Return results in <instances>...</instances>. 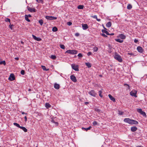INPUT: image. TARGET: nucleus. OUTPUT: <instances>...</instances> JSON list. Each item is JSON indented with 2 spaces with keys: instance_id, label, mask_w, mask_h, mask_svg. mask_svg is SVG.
Wrapping results in <instances>:
<instances>
[{
  "instance_id": "f257e3e1",
  "label": "nucleus",
  "mask_w": 147,
  "mask_h": 147,
  "mask_svg": "<svg viewBox=\"0 0 147 147\" xmlns=\"http://www.w3.org/2000/svg\"><path fill=\"white\" fill-rule=\"evenodd\" d=\"M114 57L115 59L118 60L119 62L122 61V59L120 56L117 54H115Z\"/></svg>"
},
{
  "instance_id": "f03ea898",
  "label": "nucleus",
  "mask_w": 147,
  "mask_h": 147,
  "mask_svg": "<svg viewBox=\"0 0 147 147\" xmlns=\"http://www.w3.org/2000/svg\"><path fill=\"white\" fill-rule=\"evenodd\" d=\"M78 53V51H77L76 50H69L65 52L66 53H67L69 54H77Z\"/></svg>"
},
{
  "instance_id": "7ed1b4c3",
  "label": "nucleus",
  "mask_w": 147,
  "mask_h": 147,
  "mask_svg": "<svg viewBox=\"0 0 147 147\" xmlns=\"http://www.w3.org/2000/svg\"><path fill=\"white\" fill-rule=\"evenodd\" d=\"M137 111L142 115L143 116L146 117V113L142 111L141 109H137Z\"/></svg>"
},
{
  "instance_id": "20e7f679",
  "label": "nucleus",
  "mask_w": 147,
  "mask_h": 147,
  "mask_svg": "<svg viewBox=\"0 0 147 147\" xmlns=\"http://www.w3.org/2000/svg\"><path fill=\"white\" fill-rule=\"evenodd\" d=\"M88 93L90 95L94 97H96V96L97 95V94L95 92V91L93 90L88 92Z\"/></svg>"
},
{
  "instance_id": "39448f33",
  "label": "nucleus",
  "mask_w": 147,
  "mask_h": 147,
  "mask_svg": "<svg viewBox=\"0 0 147 147\" xmlns=\"http://www.w3.org/2000/svg\"><path fill=\"white\" fill-rule=\"evenodd\" d=\"M27 9L28 10L31 12H35L36 11V10L34 8H33L29 6L27 7Z\"/></svg>"
},
{
  "instance_id": "423d86ee",
  "label": "nucleus",
  "mask_w": 147,
  "mask_h": 147,
  "mask_svg": "<svg viewBox=\"0 0 147 147\" xmlns=\"http://www.w3.org/2000/svg\"><path fill=\"white\" fill-rule=\"evenodd\" d=\"M45 18L47 19L50 20H56L57 19V17L50 16H45Z\"/></svg>"
},
{
  "instance_id": "0eeeda50",
  "label": "nucleus",
  "mask_w": 147,
  "mask_h": 147,
  "mask_svg": "<svg viewBox=\"0 0 147 147\" xmlns=\"http://www.w3.org/2000/svg\"><path fill=\"white\" fill-rule=\"evenodd\" d=\"M137 92L136 90H132L130 92V95L131 96L136 97L137 96H136Z\"/></svg>"
},
{
  "instance_id": "6e6552de",
  "label": "nucleus",
  "mask_w": 147,
  "mask_h": 147,
  "mask_svg": "<svg viewBox=\"0 0 147 147\" xmlns=\"http://www.w3.org/2000/svg\"><path fill=\"white\" fill-rule=\"evenodd\" d=\"M72 68L76 71H78V67L77 65H75V64H73L71 65Z\"/></svg>"
},
{
  "instance_id": "1a4fd4ad",
  "label": "nucleus",
  "mask_w": 147,
  "mask_h": 147,
  "mask_svg": "<svg viewBox=\"0 0 147 147\" xmlns=\"http://www.w3.org/2000/svg\"><path fill=\"white\" fill-rule=\"evenodd\" d=\"M8 79L11 81H13L15 79V76L13 74H11L8 78Z\"/></svg>"
},
{
  "instance_id": "9d476101",
  "label": "nucleus",
  "mask_w": 147,
  "mask_h": 147,
  "mask_svg": "<svg viewBox=\"0 0 147 147\" xmlns=\"http://www.w3.org/2000/svg\"><path fill=\"white\" fill-rule=\"evenodd\" d=\"M132 119L129 118H125L124 120V121L125 122L128 123L129 124H131Z\"/></svg>"
},
{
  "instance_id": "9b49d317",
  "label": "nucleus",
  "mask_w": 147,
  "mask_h": 147,
  "mask_svg": "<svg viewBox=\"0 0 147 147\" xmlns=\"http://www.w3.org/2000/svg\"><path fill=\"white\" fill-rule=\"evenodd\" d=\"M137 49L138 52L140 53H142L144 51V50L140 46H138L137 47Z\"/></svg>"
},
{
  "instance_id": "f8f14e48",
  "label": "nucleus",
  "mask_w": 147,
  "mask_h": 147,
  "mask_svg": "<svg viewBox=\"0 0 147 147\" xmlns=\"http://www.w3.org/2000/svg\"><path fill=\"white\" fill-rule=\"evenodd\" d=\"M70 79L72 81L74 82H76L77 81V80L76 77L74 75H71L70 76Z\"/></svg>"
},
{
  "instance_id": "ddd939ff",
  "label": "nucleus",
  "mask_w": 147,
  "mask_h": 147,
  "mask_svg": "<svg viewBox=\"0 0 147 147\" xmlns=\"http://www.w3.org/2000/svg\"><path fill=\"white\" fill-rule=\"evenodd\" d=\"M32 36L34 39L37 41H40L41 40V39L39 37H37L36 36L34 35L33 34L32 35Z\"/></svg>"
},
{
  "instance_id": "4468645a",
  "label": "nucleus",
  "mask_w": 147,
  "mask_h": 147,
  "mask_svg": "<svg viewBox=\"0 0 147 147\" xmlns=\"http://www.w3.org/2000/svg\"><path fill=\"white\" fill-rule=\"evenodd\" d=\"M82 26L83 29L84 30H85L88 28V25L86 24H82Z\"/></svg>"
},
{
  "instance_id": "2eb2a0df",
  "label": "nucleus",
  "mask_w": 147,
  "mask_h": 147,
  "mask_svg": "<svg viewBox=\"0 0 147 147\" xmlns=\"http://www.w3.org/2000/svg\"><path fill=\"white\" fill-rule=\"evenodd\" d=\"M54 87L56 89H59L60 87V86L59 84L56 83L54 84Z\"/></svg>"
},
{
  "instance_id": "dca6fc26",
  "label": "nucleus",
  "mask_w": 147,
  "mask_h": 147,
  "mask_svg": "<svg viewBox=\"0 0 147 147\" xmlns=\"http://www.w3.org/2000/svg\"><path fill=\"white\" fill-rule=\"evenodd\" d=\"M110 99L112 101H113L114 102H115V98L113 97L111 95L109 94L108 95Z\"/></svg>"
},
{
  "instance_id": "f3484780",
  "label": "nucleus",
  "mask_w": 147,
  "mask_h": 147,
  "mask_svg": "<svg viewBox=\"0 0 147 147\" xmlns=\"http://www.w3.org/2000/svg\"><path fill=\"white\" fill-rule=\"evenodd\" d=\"M132 122L131 124L137 125L138 124V122L132 119Z\"/></svg>"
},
{
  "instance_id": "a211bd4d",
  "label": "nucleus",
  "mask_w": 147,
  "mask_h": 147,
  "mask_svg": "<svg viewBox=\"0 0 147 147\" xmlns=\"http://www.w3.org/2000/svg\"><path fill=\"white\" fill-rule=\"evenodd\" d=\"M131 129L132 131L134 132L137 129V128L136 127L134 126L131 127Z\"/></svg>"
},
{
  "instance_id": "6ab92c4d",
  "label": "nucleus",
  "mask_w": 147,
  "mask_h": 147,
  "mask_svg": "<svg viewBox=\"0 0 147 147\" xmlns=\"http://www.w3.org/2000/svg\"><path fill=\"white\" fill-rule=\"evenodd\" d=\"M85 65L86 66L89 68H90L91 67L92 65L90 63H85Z\"/></svg>"
},
{
  "instance_id": "aec40b11",
  "label": "nucleus",
  "mask_w": 147,
  "mask_h": 147,
  "mask_svg": "<svg viewBox=\"0 0 147 147\" xmlns=\"http://www.w3.org/2000/svg\"><path fill=\"white\" fill-rule=\"evenodd\" d=\"M112 23L110 22H109L106 24V26L108 27H110L111 26Z\"/></svg>"
},
{
  "instance_id": "412c9836",
  "label": "nucleus",
  "mask_w": 147,
  "mask_h": 147,
  "mask_svg": "<svg viewBox=\"0 0 147 147\" xmlns=\"http://www.w3.org/2000/svg\"><path fill=\"white\" fill-rule=\"evenodd\" d=\"M20 128L23 130L25 132H26L27 131V129L24 127L21 126Z\"/></svg>"
},
{
  "instance_id": "4be33fe9",
  "label": "nucleus",
  "mask_w": 147,
  "mask_h": 147,
  "mask_svg": "<svg viewBox=\"0 0 147 147\" xmlns=\"http://www.w3.org/2000/svg\"><path fill=\"white\" fill-rule=\"evenodd\" d=\"M45 107L47 108L48 109L51 107V105L49 103H47L45 104Z\"/></svg>"
},
{
  "instance_id": "5701e85b",
  "label": "nucleus",
  "mask_w": 147,
  "mask_h": 147,
  "mask_svg": "<svg viewBox=\"0 0 147 147\" xmlns=\"http://www.w3.org/2000/svg\"><path fill=\"white\" fill-rule=\"evenodd\" d=\"M28 16L27 15H25V20L27 21L28 22H30V20L28 19Z\"/></svg>"
},
{
  "instance_id": "b1692460",
  "label": "nucleus",
  "mask_w": 147,
  "mask_h": 147,
  "mask_svg": "<svg viewBox=\"0 0 147 147\" xmlns=\"http://www.w3.org/2000/svg\"><path fill=\"white\" fill-rule=\"evenodd\" d=\"M102 32L103 33H104L106 34L107 35H109V33L107 31V30H102Z\"/></svg>"
},
{
  "instance_id": "393cba45",
  "label": "nucleus",
  "mask_w": 147,
  "mask_h": 147,
  "mask_svg": "<svg viewBox=\"0 0 147 147\" xmlns=\"http://www.w3.org/2000/svg\"><path fill=\"white\" fill-rule=\"evenodd\" d=\"M115 40L117 42L122 43L123 42V40L120 39H115Z\"/></svg>"
},
{
  "instance_id": "a878e982",
  "label": "nucleus",
  "mask_w": 147,
  "mask_h": 147,
  "mask_svg": "<svg viewBox=\"0 0 147 147\" xmlns=\"http://www.w3.org/2000/svg\"><path fill=\"white\" fill-rule=\"evenodd\" d=\"M120 37L121 39H125V38H126L125 36L123 34H121L120 35Z\"/></svg>"
},
{
  "instance_id": "bb28decb",
  "label": "nucleus",
  "mask_w": 147,
  "mask_h": 147,
  "mask_svg": "<svg viewBox=\"0 0 147 147\" xmlns=\"http://www.w3.org/2000/svg\"><path fill=\"white\" fill-rule=\"evenodd\" d=\"M41 67H42V69L44 70H45L46 71H48L49 70V69H46V67L45 66L42 65L41 66Z\"/></svg>"
},
{
  "instance_id": "cd10ccee",
  "label": "nucleus",
  "mask_w": 147,
  "mask_h": 147,
  "mask_svg": "<svg viewBox=\"0 0 147 147\" xmlns=\"http://www.w3.org/2000/svg\"><path fill=\"white\" fill-rule=\"evenodd\" d=\"M84 6L83 5H80L78 6V8L80 9H83Z\"/></svg>"
},
{
  "instance_id": "c85d7f7f",
  "label": "nucleus",
  "mask_w": 147,
  "mask_h": 147,
  "mask_svg": "<svg viewBox=\"0 0 147 147\" xmlns=\"http://www.w3.org/2000/svg\"><path fill=\"white\" fill-rule=\"evenodd\" d=\"M57 30H58L57 28L55 27H53L52 28V31L53 32H55L57 31Z\"/></svg>"
},
{
  "instance_id": "c756f323",
  "label": "nucleus",
  "mask_w": 147,
  "mask_h": 147,
  "mask_svg": "<svg viewBox=\"0 0 147 147\" xmlns=\"http://www.w3.org/2000/svg\"><path fill=\"white\" fill-rule=\"evenodd\" d=\"M132 5L130 4H129L127 7V8L128 9H131L132 8Z\"/></svg>"
},
{
  "instance_id": "7c9ffc66",
  "label": "nucleus",
  "mask_w": 147,
  "mask_h": 147,
  "mask_svg": "<svg viewBox=\"0 0 147 147\" xmlns=\"http://www.w3.org/2000/svg\"><path fill=\"white\" fill-rule=\"evenodd\" d=\"M13 125H14L16 126H17V127H19V128H20V127H21V126H20V125H19L18 124V123H13Z\"/></svg>"
},
{
  "instance_id": "2f4dec72",
  "label": "nucleus",
  "mask_w": 147,
  "mask_h": 147,
  "mask_svg": "<svg viewBox=\"0 0 147 147\" xmlns=\"http://www.w3.org/2000/svg\"><path fill=\"white\" fill-rule=\"evenodd\" d=\"M51 58L53 59H55L56 58V56L55 55H51L50 57Z\"/></svg>"
},
{
  "instance_id": "473e14b6",
  "label": "nucleus",
  "mask_w": 147,
  "mask_h": 147,
  "mask_svg": "<svg viewBox=\"0 0 147 147\" xmlns=\"http://www.w3.org/2000/svg\"><path fill=\"white\" fill-rule=\"evenodd\" d=\"M3 64L4 65H6V62L5 61H0V64Z\"/></svg>"
},
{
  "instance_id": "72a5a7b5",
  "label": "nucleus",
  "mask_w": 147,
  "mask_h": 147,
  "mask_svg": "<svg viewBox=\"0 0 147 147\" xmlns=\"http://www.w3.org/2000/svg\"><path fill=\"white\" fill-rule=\"evenodd\" d=\"M91 128V126H90L89 127L87 128H84V127H82V129H85L86 131H87L88 130L90 129Z\"/></svg>"
},
{
  "instance_id": "f704fd0d",
  "label": "nucleus",
  "mask_w": 147,
  "mask_h": 147,
  "mask_svg": "<svg viewBox=\"0 0 147 147\" xmlns=\"http://www.w3.org/2000/svg\"><path fill=\"white\" fill-rule=\"evenodd\" d=\"M102 93V91L101 90H100L98 91L99 95L101 97H102L103 96L101 94Z\"/></svg>"
},
{
  "instance_id": "c9c22d12",
  "label": "nucleus",
  "mask_w": 147,
  "mask_h": 147,
  "mask_svg": "<svg viewBox=\"0 0 147 147\" xmlns=\"http://www.w3.org/2000/svg\"><path fill=\"white\" fill-rule=\"evenodd\" d=\"M39 23L42 26L43 24V20H40L38 21Z\"/></svg>"
},
{
  "instance_id": "e433bc0d",
  "label": "nucleus",
  "mask_w": 147,
  "mask_h": 147,
  "mask_svg": "<svg viewBox=\"0 0 147 147\" xmlns=\"http://www.w3.org/2000/svg\"><path fill=\"white\" fill-rule=\"evenodd\" d=\"M60 46L61 48L62 49H64L65 48L64 45H60Z\"/></svg>"
},
{
  "instance_id": "4c0bfd02",
  "label": "nucleus",
  "mask_w": 147,
  "mask_h": 147,
  "mask_svg": "<svg viewBox=\"0 0 147 147\" xmlns=\"http://www.w3.org/2000/svg\"><path fill=\"white\" fill-rule=\"evenodd\" d=\"M94 109V110L96 112H97L98 113L100 112V110L97 108H95Z\"/></svg>"
},
{
  "instance_id": "58836bf2",
  "label": "nucleus",
  "mask_w": 147,
  "mask_h": 147,
  "mask_svg": "<svg viewBox=\"0 0 147 147\" xmlns=\"http://www.w3.org/2000/svg\"><path fill=\"white\" fill-rule=\"evenodd\" d=\"M98 50V48L97 47H95L93 48V51L94 52H96Z\"/></svg>"
},
{
  "instance_id": "ea45409f",
  "label": "nucleus",
  "mask_w": 147,
  "mask_h": 147,
  "mask_svg": "<svg viewBox=\"0 0 147 147\" xmlns=\"http://www.w3.org/2000/svg\"><path fill=\"white\" fill-rule=\"evenodd\" d=\"M51 122H52V123H55V124L57 125H58V123L57 122H55V121L53 119H52L51 120Z\"/></svg>"
},
{
  "instance_id": "a19ab883",
  "label": "nucleus",
  "mask_w": 147,
  "mask_h": 147,
  "mask_svg": "<svg viewBox=\"0 0 147 147\" xmlns=\"http://www.w3.org/2000/svg\"><path fill=\"white\" fill-rule=\"evenodd\" d=\"M124 113V112H122L120 111H119V114L120 115H122Z\"/></svg>"
},
{
  "instance_id": "79ce46f5",
  "label": "nucleus",
  "mask_w": 147,
  "mask_h": 147,
  "mask_svg": "<svg viewBox=\"0 0 147 147\" xmlns=\"http://www.w3.org/2000/svg\"><path fill=\"white\" fill-rule=\"evenodd\" d=\"M5 21L6 22H9L10 23V20L8 18H6L5 20Z\"/></svg>"
},
{
  "instance_id": "37998d69",
  "label": "nucleus",
  "mask_w": 147,
  "mask_h": 147,
  "mask_svg": "<svg viewBox=\"0 0 147 147\" xmlns=\"http://www.w3.org/2000/svg\"><path fill=\"white\" fill-rule=\"evenodd\" d=\"M36 1L38 3H43V1L42 0H36Z\"/></svg>"
},
{
  "instance_id": "c03bdc74",
  "label": "nucleus",
  "mask_w": 147,
  "mask_h": 147,
  "mask_svg": "<svg viewBox=\"0 0 147 147\" xmlns=\"http://www.w3.org/2000/svg\"><path fill=\"white\" fill-rule=\"evenodd\" d=\"M97 124V122L96 121H94L93 123V125L95 126Z\"/></svg>"
},
{
  "instance_id": "a18cd8bd",
  "label": "nucleus",
  "mask_w": 147,
  "mask_h": 147,
  "mask_svg": "<svg viewBox=\"0 0 147 147\" xmlns=\"http://www.w3.org/2000/svg\"><path fill=\"white\" fill-rule=\"evenodd\" d=\"M14 25L13 24L11 25V23H10V25H9V27L10 28L11 30H12L13 28H12V27Z\"/></svg>"
},
{
  "instance_id": "49530a36",
  "label": "nucleus",
  "mask_w": 147,
  "mask_h": 147,
  "mask_svg": "<svg viewBox=\"0 0 147 147\" xmlns=\"http://www.w3.org/2000/svg\"><path fill=\"white\" fill-rule=\"evenodd\" d=\"M21 74L22 75H24V74H25V71H24V70H22L21 71Z\"/></svg>"
},
{
  "instance_id": "de8ad7c7",
  "label": "nucleus",
  "mask_w": 147,
  "mask_h": 147,
  "mask_svg": "<svg viewBox=\"0 0 147 147\" xmlns=\"http://www.w3.org/2000/svg\"><path fill=\"white\" fill-rule=\"evenodd\" d=\"M78 56L80 57H83L81 53H79L78 55Z\"/></svg>"
},
{
  "instance_id": "09e8293b",
  "label": "nucleus",
  "mask_w": 147,
  "mask_h": 147,
  "mask_svg": "<svg viewBox=\"0 0 147 147\" xmlns=\"http://www.w3.org/2000/svg\"><path fill=\"white\" fill-rule=\"evenodd\" d=\"M67 24L68 25L70 26L72 24V23L71 22H67Z\"/></svg>"
},
{
  "instance_id": "8fccbe9b",
  "label": "nucleus",
  "mask_w": 147,
  "mask_h": 147,
  "mask_svg": "<svg viewBox=\"0 0 147 147\" xmlns=\"http://www.w3.org/2000/svg\"><path fill=\"white\" fill-rule=\"evenodd\" d=\"M92 54V53L91 52H89L87 53V55L88 56H89Z\"/></svg>"
},
{
  "instance_id": "3c124183",
  "label": "nucleus",
  "mask_w": 147,
  "mask_h": 147,
  "mask_svg": "<svg viewBox=\"0 0 147 147\" xmlns=\"http://www.w3.org/2000/svg\"><path fill=\"white\" fill-rule=\"evenodd\" d=\"M101 35L105 38L107 37V36L104 33L102 34H101Z\"/></svg>"
},
{
  "instance_id": "603ef678",
  "label": "nucleus",
  "mask_w": 147,
  "mask_h": 147,
  "mask_svg": "<svg viewBox=\"0 0 147 147\" xmlns=\"http://www.w3.org/2000/svg\"><path fill=\"white\" fill-rule=\"evenodd\" d=\"M127 55H133L134 54L133 53H127Z\"/></svg>"
},
{
  "instance_id": "864d4df0",
  "label": "nucleus",
  "mask_w": 147,
  "mask_h": 147,
  "mask_svg": "<svg viewBox=\"0 0 147 147\" xmlns=\"http://www.w3.org/2000/svg\"><path fill=\"white\" fill-rule=\"evenodd\" d=\"M75 35L76 36H78L80 35V34L78 33H75Z\"/></svg>"
},
{
  "instance_id": "5fc2aeb1",
  "label": "nucleus",
  "mask_w": 147,
  "mask_h": 147,
  "mask_svg": "<svg viewBox=\"0 0 147 147\" xmlns=\"http://www.w3.org/2000/svg\"><path fill=\"white\" fill-rule=\"evenodd\" d=\"M92 17H93V18L96 19H97V16L96 15H95L94 16H92Z\"/></svg>"
},
{
  "instance_id": "6e6d98bb",
  "label": "nucleus",
  "mask_w": 147,
  "mask_h": 147,
  "mask_svg": "<svg viewBox=\"0 0 147 147\" xmlns=\"http://www.w3.org/2000/svg\"><path fill=\"white\" fill-rule=\"evenodd\" d=\"M138 42V40L136 39H135L134 40V42L135 43H137Z\"/></svg>"
},
{
  "instance_id": "4d7b16f0",
  "label": "nucleus",
  "mask_w": 147,
  "mask_h": 147,
  "mask_svg": "<svg viewBox=\"0 0 147 147\" xmlns=\"http://www.w3.org/2000/svg\"><path fill=\"white\" fill-rule=\"evenodd\" d=\"M24 118L25 121H26H26H27V118L26 116H25Z\"/></svg>"
},
{
  "instance_id": "13d9d810",
  "label": "nucleus",
  "mask_w": 147,
  "mask_h": 147,
  "mask_svg": "<svg viewBox=\"0 0 147 147\" xmlns=\"http://www.w3.org/2000/svg\"><path fill=\"white\" fill-rule=\"evenodd\" d=\"M124 86H125V85L127 86L128 87V89H129L130 87H129V86L128 84H124Z\"/></svg>"
},
{
  "instance_id": "bf43d9fd",
  "label": "nucleus",
  "mask_w": 147,
  "mask_h": 147,
  "mask_svg": "<svg viewBox=\"0 0 147 147\" xmlns=\"http://www.w3.org/2000/svg\"><path fill=\"white\" fill-rule=\"evenodd\" d=\"M89 102H85L84 104L85 105H87L88 104H89Z\"/></svg>"
},
{
  "instance_id": "052dcab7",
  "label": "nucleus",
  "mask_w": 147,
  "mask_h": 147,
  "mask_svg": "<svg viewBox=\"0 0 147 147\" xmlns=\"http://www.w3.org/2000/svg\"><path fill=\"white\" fill-rule=\"evenodd\" d=\"M96 19V20L98 22H99L100 21V19H98L97 18V19Z\"/></svg>"
},
{
  "instance_id": "680f3d73",
  "label": "nucleus",
  "mask_w": 147,
  "mask_h": 147,
  "mask_svg": "<svg viewBox=\"0 0 147 147\" xmlns=\"http://www.w3.org/2000/svg\"><path fill=\"white\" fill-rule=\"evenodd\" d=\"M27 16L28 17H31L32 16L30 14H28V15H27Z\"/></svg>"
},
{
  "instance_id": "e2e57ef3",
  "label": "nucleus",
  "mask_w": 147,
  "mask_h": 147,
  "mask_svg": "<svg viewBox=\"0 0 147 147\" xmlns=\"http://www.w3.org/2000/svg\"><path fill=\"white\" fill-rule=\"evenodd\" d=\"M109 35H114V33H111V34L109 33Z\"/></svg>"
},
{
  "instance_id": "0e129e2a",
  "label": "nucleus",
  "mask_w": 147,
  "mask_h": 147,
  "mask_svg": "<svg viewBox=\"0 0 147 147\" xmlns=\"http://www.w3.org/2000/svg\"><path fill=\"white\" fill-rule=\"evenodd\" d=\"M15 59L16 60H18L19 59V58L18 57H16L15 58Z\"/></svg>"
},
{
  "instance_id": "69168bd1",
  "label": "nucleus",
  "mask_w": 147,
  "mask_h": 147,
  "mask_svg": "<svg viewBox=\"0 0 147 147\" xmlns=\"http://www.w3.org/2000/svg\"><path fill=\"white\" fill-rule=\"evenodd\" d=\"M21 113L22 114H24L25 113L24 112L21 111Z\"/></svg>"
},
{
  "instance_id": "338daca9",
  "label": "nucleus",
  "mask_w": 147,
  "mask_h": 147,
  "mask_svg": "<svg viewBox=\"0 0 147 147\" xmlns=\"http://www.w3.org/2000/svg\"><path fill=\"white\" fill-rule=\"evenodd\" d=\"M21 43H22V44H24V42H23V41H21Z\"/></svg>"
},
{
  "instance_id": "774afa93",
  "label": "nucleus",
  "mask_w": 147,
  "mask_h": 147,
  "mask_svg": "<svg viewBox=\"0 0 147 147\" xmlns=\"http://www.w3.org/2000/svg\"><path fill=\"white\" fill-rule=\"evenodd\" d=\"M136 147H143L141 146H136Z\"/></svg>"
}]
</instances>
